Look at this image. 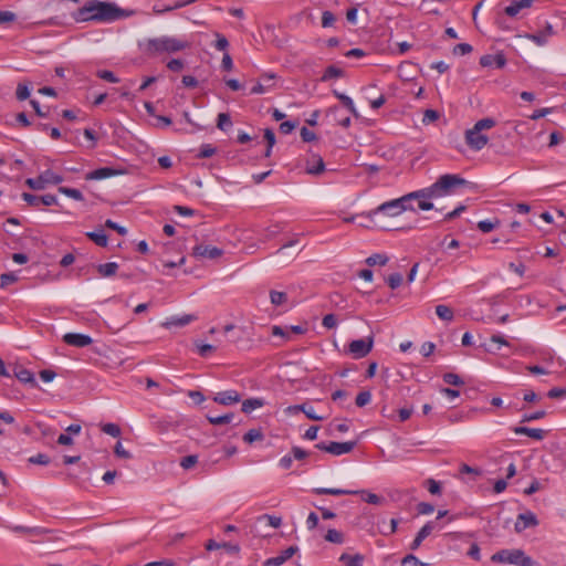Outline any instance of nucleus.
Returning <instances> with one entry per match:
<instances>
[{
	"label": "nucleus",
	"instance_id": "23",
	"mask_svg": "<svg viewBox=\"0 0 566 566\" xmlns=\"http://www.w3.org/2000/svg\"><path fill=\"white\" fill-rule=\"evenodd\" d=\"M554 34L552 24L546 23L544 30L530 35V39L537 45H544L551 35Z\"/></svg>",
	"mask_w": 566,
	"mask_h": 566
},
{
	"label": "nucleus",
	"instance_id": "50",
	"mask_svg": "<svg viewBox=\"0 0 566 566\" xmlns=\"http://www.w3.org/2000/svg\"><path fill=\"white\" fill-rule=\"evenodd\" d=\"M473 50L472 45L469 44V43H460V44H457L452 52L454 55H464V54H469L471 53Z\"/></svg>",
	"mask_w": 566,
	"mask_h": 566
},
{
	"label": "nucleus",
	"instance_id": "19",
	"mask_svg": "<svg viewBox=\"0 0 566 566\" xmlns=\"http://www.w3.org/2000/svg\"><path fill=\"white\" fill-rule=\"evenodd\" d=\"M179 426L177 420H174L171 417H163L154 419L153 427L159 433H166L171 429H175Z\"/></svg>",
	"mask_w": 566,
	"mask_h": 566
},
{
	"label": "nucleus",
	"instance_id": "57",
	"mask_svg": "<svg viewBox=\"0 0 566 566\" xmlns=\"http://www.w3.org/2000/svg\"><path fill=\"white\" fill-rule=\"evenodd\" d=\"M197 462H198V457L191 454V455L184 457L181 459L180 465L184 469L188 470V469H191Z\"/></svg>",
	"mask_w": 566,
	"mask_h": 566
},
{
	"label": "nucleus",
	"instance_id": "26",
	"mask_svg": "<svg viewBox=\"0 0 566 566\" xmlns=\"http://www.w3.org/2000/svg\"><path fill=\"white\" fill-rule=\"evenodd\" d=\"M115 174V171L111 168L104 167L98 168L93 171H90L86 174L85 179L86 180H102L108 177H112Z\"/></svg>",
	"mask_w": 566,
	"mask_h": 566
},
{
	"label": "nucleus",
	"instance_id": "20",
	"mask_svg": "<svg viewBox=\"0 0 566 566\" xmlns=\"http://www.w3.org/2000/svg\"><path fill=\"white\" fill-rule=\"evenodd\" d=\"M197 316L193 314H184L181 316H171L163 325L165 327H182L196 321Z\"/></svg>",
	"mask_w": 566,
	"mask_h": 566
},
{
	"label": "nucleus",
	"instance_id": "38",
	"mask_svg": "<svg viewBox=\"0 0 566 566\" xmlns=\"http://www.w3.org/2000/svg\"><path fill=\"white\" fill-rule=\"evenodd\" d=\"M388 256L385 255V254H381V253H375V254H371L370 256H368L366 259V263L369 265V266H374V265H386L387 262H388Z\"/></svg>",
	"mask_w": 566,
	"mask_h": 566
},
{
	"label": "nucleus",
	"instance_id": "43",
	"mask_svg": "<svg viewBox=\"0 0 566 566\" xmlns=\"http://www.w3.org/2000/svg\"><path fill=\"white\" fill-rule=\"evenodd\" d=\"M101 429L104 433L114 438L119 437L122 433L119 426L116 423H105L101 427Z\"/></svg>",
	"mask_w": 566,
	"mask_h": 566
},
{
	"label": "nucleus",
	"instance_id": "39",
	"mask_svg": "<svg viewBox=\"0 0 566 566\" xmlns=\"http://www.w3.org/2000/svg\"><path fill=\"white\" fill-rule=\"evenodd\" d=\"M233 417H234L233 413H227V415H223V416H211V415H208L207 419H208V421L211 424L218 426V424H224V423L231 422Z\"/></svg>",
	"mask_w": 566,
	"mask_h": 566
},
{
	"label": "nucleus",
	"instance_id": "15",
	"mask_svg": "<svg viewBox=\"0 0 566 566\" xmlns=\"http://www.w3.org/2000/svg\"><path fill=\"white\" fill-rule=\"evenodd\" d=\"M63 342L74 347H85L92 344V338L85 334L67 333L63 336Z\"/></svg>",
	"mask_w": 566,
	"mask_h": 566
},
{
	"label": "nucleus",
	"instance_id": "62",
	"mask_svg": "<svg viewBox=\"0 0 566 566\" xmlns=\"http://www.w3.org/2000/svg\"><path fill=\"white\" fill-rule=\"evenodd\" d=\"M197 348H198V354L201 357H207V356H209L210 353L216 350V347L210 344H200V345L198 344Z\"/></svg>",
	"mask_w": 566,
	"mask_h": 566
},
{
	"label": "nucleus",
	"instance_id": "24",
	"mask_svg": "<svg viewBox=\"0 0 566 566\" xmlns=\"http://www.w3.org/2000/svg\"><path fill=\"white\" fill-rule=\"evenodd\" d=\"M533 1L534 0H518V1H513L510 6H507L505 9H504V12L509 15V17H515L520 13L521 10L523 9H526V8H530L532 4H533Z\"/></svg>",
	"mask_w": 566,
	"mask_h": 566
},
{
	"label": "nucleus",
	"instance_id": "42",
	"mask_svg": "<svg viewBox=\"0 0 566 566\" xmlns=\"http://www.w3.org/2000/svg\"><path fill=\"white\" fill-rule=\"evenodd\" d=\"M231 126H232V122H231L229 114L220 113L218 115L217 127L220 130H227Z\"/></svg>",
	"mask_w": 566,
	"mask_h": 566
},
{
	"label": "nucleus",
	"instance_id": "22",
	"mask_svg": "<svg viewBox=\"0 0 566 566\" xmlns=\"http://www.w3.org/2000/svg\"><path fill=\"white\" fill-rule=\"evenodd\" d=\"M433 531V524L432 522H428L427 524H424L420 531L418 532V534L416 535L415 539L412 541L411 545H410V549L412 551H416L419 548V546L421 545L422 541L424 538H427L431 532Z\"/></svg>",
	"mask_w": 566,
	"mask_h": 566
},
{
	"label": "nucleus",
	"instance_id": "29",
	"mask_svg": "<svg viewBox=\"0 0 566 566\" xmlns=\"http://www.w3.org/2000/svg\"><path fill=\"white\" fill-rule=\"evenodd\" d=\"M118 270V264L116 262H108L104 264H99L97 266V272L103 277H109L116 274Z\"/></svg>",
	"mask_w": 566,
	"mask_h": 566
},
{
	"label": "nucleus",
	"instance_id": "59",
	"mask_svg": "<svg viewBox=\"0 0 566 566\" xmlns=\"http://www.w3.org/2000/svg\"><path fill=\"white\" fill-rule=\"evenodd\" d=\"M322 325L328 329L337 325V318L334 314H327L323 317Z\"/></svg>",
	"mask_w": 566,
	"mask_h": 566
},
{
	"label": "nucleus",
	"instance_id": "4",
	"mask_svg": "<svg viewBox=\"0 0 566 566\" xmlns=\"http://www.w3.org/2000/svg\"><path fill=\"white\" fill-rule=\"evenodd\" d=\"M467 180L458 175H443L430 188L419 190L420 198H432L448 195L451 189L463 186Z\"/></svg>",
	"mask_w": 566,
	"mask_h": 566
},
{
	"label": "nucleus",
	"instance_id": "6",
	"mask_svg": "<svg viewBox=\"0 0 566 566\" xmlns=\"http://www.w3.org/2000/svg\"><path fill=\"white\" fill-rule=\"evenodd\" d=\"M491 560L518 566H534L535 564L522 549H501L492 555Z\"/></svg>",
	"mask_w": 566,
	"mask_h": 566
},
{
	"label": "nucleus",
	"instance_id": "63",
	"mask_svg": "<svg viewBox=\"0 0 566 566\" xmlns=\"http://www.w3.org/2000/svg\"><path fill=\"white\" fill-rule=\"evenodd\" d=\"M31 463L46 465L50 463V458L44 453H39L29 459Z\"/></svg>",
	"mask_w": 566,
	"mask_h": 566
},
{
	"label": "nucleus",
	"instance_id": "3",
	"mask_svg": "<svg viewBox=\"0 0 566 566\" xmlns=\"http://www.w3.org/2000/svg\"><path fill=\"white\" fill-rule=\"evenodd\" d=\"M496 122L491 117H485L478 120L472 128L468 129L464 134L465 144L475 151L484 148L489 142V137L482 132L491 129L495 126Z\"/></svg>",
	"mask_w": 566,
	"mask_h": 566
},
{
	"label": "nucleus",
	"instance_id": "28",
	"mask_svg": "<svg viewBox=\"0 0 566 566\" xmlns=\"http://www.w3.org/2000/svg\"><path fill=\"white\" fill-rule=\"evenodd\" d=\"M339 562L344 563L345 566H363L364 556L361 554H342L339 556Z\"/></svg>",
	"mask_w": 566,
	"mask_h": 566
},
{
	"label": "nucleus",
	"instance_id": "14",
	"mask_svg": "<svg viewBox=\"0 0 566 566\" xmlns=\"http://www.w3.org/2000/svg\"><path fill=\"white\" fill-rule=\"evenodd\" d=\"M480 64L483 67L503 69L506 64V57L502 52L494 55L485 54L480 57Z\"/></svg>",
	"mask_w": 566,
	"mask_h": 566
},
{
	"label": "nucleus",
	"instance_id": "27",
	"mask_svg": "<svg viewBox=\"0 0 566 566\" xmlns=\"http://www.w3.org/2000/svg\"><path fill=\"white\" fill-rule=\"evenodd\" d=\"M14 375L23 384H30L33 387L38 386L33 373L29 369L20 367L14 371Z\"/></svg>",
	"mask_w": 566,
	"mask_h": 566
},
{
	"label": "nucleus",
	"instance_id": "12",
	"mask_svg": "<svg viewBox=\"0 0 566 566\" xmlns=\"http://www.w3.org/2000/svg\"><path fill=\"white\" fill-rule=\"evenodd\" d=\"M22 199L32 207L57 205V198L54 195L35 196L29 192L22 193Z\"/></svg>",
	"mask_w": 566,
	"mask_h": 566
},
{
	"label": "nucleus",
	"instance_id": "13",
	"mask_svg": "<svg viewBox=\"0 0 566 566\" xmlns=\"http://www.w3.org/2000/svg\"><path fill=\"white\" fill-rule=\"evenodd\" d=\"M305 172L313 176H318L325 171V163L322 156L312 154L305 163Z\"/></svg>",
	"mask_w": 566,
	"mask_h": 566
},
{
	"label": "nucleus",
	"instance_id": "18",
	"mask_svg": "<svg viewBox=\"0 0 566 566\" xmlns=\"http://www.w3.org/2000/svg\"><path fill=\"white\" fill-rule=\"evenodd\" d=\"M296 552H297L296 546H290V547L285 548L284 551H282L280 555H277L275 557L268 558L263 563V565L264 566H281L286 560H289Z\"/></svg>",
	"mask_w": 566,
	"mask_h": 566
},
{
	"label": "nucleus",
	"instance_id": "17",
	"mask_svg": "<svg viewBox=\"0 0 566 566\" xmlns=\"http://www.w3.org/2000/svg\"><path fill=\"white\" fill-rule=\"evenodd\" d=\"M213 401L219 405L230 406L241 401V396L237 390H226L218 392L213 397Z\"/></svg>",
	"mask_w": 566,
	"mask_h": 566
},
{
	"label": "nucleus",
	"instance_id": "41",
	"mask_svg": "<svg viewBox=\"0 0 566 566\" xmlns=\"http://www.w3.org/2000/svg\"><path fill=\"white\" fill-rule=\"evenodd\" d=\"M264 139L266 140L268 143V147H266V150L264 153V156L265 157H269L271 155V151H272V147L274 146L275 144V135L273 133L272 129L270 128H266L264 130Z\"/></svg>",
	"mask_w": 566,
	"mask_h": 566
},
{
	"label": "nucleus",
	"instance_id": "34",
	"mask_svg": "<svg viewBox=\"0 0 566 566\" xmlns=\"http://www.w3.org/2000/svg\"><path fill=\"white\" fill-rule=\"evenodd\" d=\"M436 314L440 319L447 322H451L454 316L452 308L442 304L436 306Z\"/></svg>",
	"mask_w": 566,
	"mask_h": 566
},
{
	"label": "nucleus",
	"instance_id": "44",
	"mask_svg": "<svg viewBox=\"0 0 566 566\" xmlns=\"http://www.w3.org/2000/svg\"><path fill=\"white\" fill-rule=\"evenodd\" d=\"M96 76L99 77L101 80H104L109 83H118L119 82V78L112 71H108V70H98L96 72Z\"/></svg>",
	"mask_w": 566,
	"mask_h": 566
},
{
	"label": "nucleus",
	"instance_id": "16",
	"mask_svg": "<svg viewBox=\"0 0 566 566\" xmlns=\"http://www.w3.org/2000/svg\"><path fill=\"white\" fill-rule=\"evenodd\" d=\"M538 524L537 517L532 512L522 513L517 516L516 523H515V531L517 533L523 532L527 527L536 526Z\"/></svg>",
	"mask_w": 566,
	"mask_h": 566
},
{
	"label": "nucleus",
	"instance_id": "52",
	"mask_svg": "<svg viewBox=\"0 0 566 566\" xmlns=\"http://www.w3.org/2000/svg\"><path fill=\"white\" fill-rule=\"evenodd\" d=\"M336 21V18L333 12L324 11L322 14V27L329 28L333 27Z\"/></svg>",
	"mask_w": 566,
	"mask_h": 566
},
{
	"label": "nucleus",
	"instance_id": "45",
	"mask_svg": "<svg viewBox=\"0 0 566 566\" xmlns=\"http://www.w3.org/2000/svg\"><path fill=\"white\" fill-rule=\"evenodd\" d=\"M371 400V394L368 390L360 391L355 400L357 407H365Z\"/></svg>",
	"mask_w": 566,
	"mask_h": 566
},
{
	"label": "nucleus",
	"instance_id": "48",
	"mask_svg": "<svg viewBox=\"0 0 566 566\" xmlns=\"http://www.w3.org/2000/svg\"><path fill=\"white\" fill-rule=\"evenodd\" d=\"M402 275L400 273H392L387 277V283L390 289L395 290L402 283Z\"/></svg>",
	"mask_w": 566,
	"mask_h": 566
},
{
	"label": "nucleus",
	"instance_id": "33",
	"mask_svg": "<svg viewBox=\"0 0 566 566\" xmlns=\"http://www.w3.org/2000/svg\"><path fill=\"white\" fill-rule=\"evenodd\" d=\"M86 237L91 239L98 247H106L108 243L107 235L103 232V230L98 232H87Z\"/></svg>",
	"mask_w": 566,
	"mask_h": 566
},
{
	"label": "nucleus",
	"instance_id": "61",
	"mask_svg": "<svg viewBox=\"0 0 566 566\" xmlns=\"http://www.w3.org/2000/svg\"><path fill=\"white\" fill-rule=\"evenodd\" d=\"M417 511L419 514L427 515V514H431L434 511V506L427 502H420L417 505Z\"/></svg>",
	"mask_w": 566,
	"mask_h": 566
},
{
	"label": "nucleus",
	"instance_id": "36",
	"mask_svg": "<svg viewBox=\"0 0 566 566\" xmlns=\"http://www.w3.org/2000/svg\"><path fill=\"white\" fill-rule=\"evenodd\" d=\"M57 191L66 197H70L72 199L76 200V201L84 200L83 193L78 189L60 186Z\"/></svg>",
	"mask_w": 566,
	"mask_h": 566
},
{
	"label": "nucleus",
	"instance_id": "11",
	"mask_svg": "<svg viewBox=\"0 0 566 566\" xmlns=\"http://www.w3.org/2000/svg\"><path fill=\"white\" fill-rule=\"evenodd\" d=\"M223 254V251L217 247L197 244L192 248V255L197 259H217Z\"/></svg>",
	"mask_w": 566,
	"mask_h": 566
},
{
	"label": "nucleus",
	"instance_id": "64",
	"mask_svg": "<svg viewBox=\"0 0 566 566\" xmlns=\"http://www.w3.org/2000/svg\"><path fill=\"white\" fill-rule=\"evenodd\" d=\"M301 137L305 143H310L316 139V134L313 130H310L306 127L301 128Z\"/></svg>",
	"mask_w": 566,
	"mask_h": 566
},
{
	"label": "nucleus",
	"instance_id": "21",
	"mask_svg": "<svg viewBox=\"0 0 566 566\" xmlns=\"http://www.w3.org/2000/svg\"><path fill=\"white\" fill-rule=\"evenodd\" d=\"M513 432L515 434H524L527 436L534 440L541 441L545 437V431L543 429H535V428H528V427H514Z\"/></svg>",
	"mask_w": 566,
	"mask_h": 566
},
{
	"label": "nucleus",
	"instance_id": "53",
	"mask_svg": "<svg viewBox=\"0 0 566 566\" xmlns=\"http://www.w3.org/2000/svg\"><path fill=\"white\" fill-rule=\"evenodd\" d=\"M15 95L19 101L27 99L30 96L29 86L20 83L17 87Z\"/></svg>",
	"mask_w": 566,
	"mask_h": 566
},
{
	"label": "nucleus",
	"instance_id": "31",
	"mask_svg": "<svg viewBox=\"0 0 566 566\" xmlns=\"http://www.w3.org/2000/svg\"><path fill=\"white\" fill-rule=\"evenodd\" d=\"M264 400L261 399V398H250V399H247L242 402V407H241V410L244 412V413H250L251 411H253L254 409H258V408H261L264 406Z\"/></svg>",
	"mask_w": 566,
	"mask_h": 566
},
{
	"label": "nucleus",
	"instance_id": "9",
	"mask_svg": "<svg viewBox=\"0 0 566 566\" xmlns=\"http://www.w3.org/2000/svg\"><path fill=\"white\" fill-rule=\"evenodd\" d=\"M374 347V337L355 339L348 344V353L356 359L366 357Z\"/></svg>",
	"mask_w": 566,
	"mask_h": 566
},
{
	"label": "nucleus",
	"instance_id": "54",
	"mask_svg": "<svg viewBox=\"0 0 566 566\" xmlns=\"http://www.w3.org/2000/svg\"><path fill=\"white\" fill-rule=\"evenodd\" d=\"M303 412L305 413V416L311 419V420H315V421H321V420H324L325 417L323 416H318L315 411H314V408L313 406H310L307 403H305V407H304V410Z\"/></svg>",
	"mask_w": 566,
	"mask_h": 566
},
{
	"label": "nucleus",
	"instance_id": "51",
	"mask_svg": "<svg viewBox=\"0 0 566 566\" xmlns=\"http://www.w3.org/2000/svg\"><path fill=\"white\" fill-rule=\"evenodd\" d=\"M401 566H426V564L420 562L415 555L409 554L402 558Z\"/></svg>",
	"mask_w": 566,
	"mask_h": 566
},
{
	"label": "nucleus",
	"instance_id": "47",
	"mask_svg": "<svg viewBox=\"0 0 566 566\" xmlns=\"http://www.w3.org/2000/svg\"><path fill=\"white\" fill-rule=\"evenodd\" d=\"M443 381L448 385L452 386H461L463 385V380L460 378L459 375L453 373H447L443 375Z\"/></svg>",
	"mask_w": 566,
	"mask_h": 566
},
{
	"label": "nucleus",
	"instance_id": "10",
	"mask_svg": "<svg viewBox=\"0 0 566 566\" xmlns=\"http://www.w3.org/2000/svg\"><path fill=\"white\" fill-rule=\"evenodd\" d=\"M355 447H356V441H346V442L332 441L329 443L319 442L316 444L317 449L328 452L333 455H342V454L349 453L354 450Z\"/></svg>",
	"mask_w": 566,
	"mask_h": 566
},
{
	"label": "nucleus",
	"instance_id": "46",
	"mask_svg": "<svg viewBox=\"0 0 566 566\" xmlns=\"http://www.w3.org/2000/svg\"><path fill=\"white\" fill-rule=\"evenodd\" d=\"M497 224H499L497 220H495L494 222L491 220H482V221L478 222V229L480 231H482L483 233H489L492 230H494Z\"/></svg>",
	"mask_w": 566,
	"mask_h": 566
},
{
	"label": "nucleus",
	"instance_id": "32",
	"mask_svg": "<svg viewBox=\"0 0 566 566\" xmlns=\"http://www.w3.org/2000/svg\"><path fill=\"white\" fill-rule=\"evenodd\" d=\"M287 294L285 292L271 290L270 291V301L274 306H282L287 303Z\"/></svg>",
	"mask_w": 566,
	"mask_h": 566
},
{
	"label": "nucleus",
	"instance_id": "58",
	"mask_svg": "<svg viewBox=\"0 0 566 566\" xmlns=\"http://www.w3.org/2000/svg\"><path fill=\"white\" fill-rule=\"evenodd\" d=\"M216 36H217V40H216L214 48L218 51H226L229 46V42H228L227 38L220 33H217Z\"/></svg>",
	"mask_w": 566,
	"mask_h": 566
},
{
	"label": "nucleus",
	"instance_id": "30",
	"mask_svg": "<svg viewBox=\"0 0 566 566\" xmlns=\"http://www.w3.org/2000/svg\"><path fill=\"white\" fill-rule=\"evenodd\" d=\"M333 94L342 102V104L355 116L358 117V112L354 105L353 99L338 91L334 90Z\"/></svg>",
	"mask_w": 566,
	"mask_h": 566
},
{
	"label": "nucleus",
	"instance_id": "49",
	"mask_svg": "<svg viewBox=\"0 0 566 566\" xmlns=\"http://www.w3.org/2000/svg\"><path fill=\"white\" fill-rule=\"evenodd\" d=\"M216 154V148L210 144H203L200 147L198 157L199 158H209Z\"/></svg>",
	"mask_w": 566,
	"mask_h": 566
},
{
	"label": "nucleus",
	"instance_id": "40",
	"mask_svg": "<svg viewBox=\"0 0 566 566\" xmlns=\"http://www.w3.org/2000/svg\"><path fill=\"white\" fill-rule=\"evenodd\" d=\"M264 436L260 429H250L244 436L243 441L247 443H253L254 441L263 440Z\"/></svg>",
	"mask_w": 566,
	"mask_h": 566
},
{
	"label": "nucleus",
	"instance_id": "7",
	"mask_svg": "<svg viewBox=\"0 0 566 566\" xmlns=\"http://www.w3.org/2000/svg\"><path fill=\"white\" fill-rule=\"evenodd\" d=\"M313 493L318 495H345V494H363L364 501H366L369 504H381L384 502V499L379 495L370 492L365 491H352V490H344V489H336V488H316L313 490Z\"/></svg>",
	"mask_w": 566,
	"mask_h": 566
},
{
	"label": "nucleus",
	"instance_id": "1",
	"mask_svg": "<svg viewBox=\"0 0 566 566\" xmlns=\"http://www.w3.org/2000/svg\"><path fill=\"white\" fill-rule=\"evenodd\" d=\"M134 14V10L119 8L114 2L88 0L83 7L72 13L76 22L109 23Z\"/></svg>",
	"mask_w": 566,
	"mask_h": 566
},
{
	"label": "nucleus",
	"instance_id": "25",
	"mask_svg": "<svg viewBox=\"0 0 566 566\" xmlns=\"http://www.w3.org/2000/svg\"><path fill=\"white\" fill-rule=\"evenodd\" d=\"M275 78V74L273 73H266L261 76V80L263 82L256 83L251 88V94H264L272 85L269 84L271 81Z\"/></svg>",
	"mask_w": 566,
	"mask_h": 566
},
{
	"label": "nucleus",
	"instance_id": "8",
	"mask_svg": "<svg viewBox=\"0 0 566 566\" xmlns=\"http://www.w3.org/2000/svg\"><path fill=\"white\" fill-rule=\"evenodd\" d=\"M62 181L63 177L61 175H57L54 171L48 169L36 178H28L25 184L33 190H43L49 184L59 185Z\"/></svg>",
	"mask_w": 566,
	"mask_h": 566
},
{
	"label": "nucleus",
	"instance_id": "2",
	"mask_svg": "<svg viewBox=\"0 0 566 566\" xmlns=\"http://www.w3.org/2000/svg\"><path fill=\"white\" fill-rule=\"evenodd\" d=\"M416 198H420L418 191L410 192L406 196H402L401 198L384 202L380 206H378L376 209L365 213L364 216H366L369 219H373L378 213H385L389 217L399 216L408 209L413 210V207L411 206V201H413Z\"/></svg>",
	"mask_w": 566,
	"mask_h": 566
},
{
	"label": "nucleus",
	"instance_id": "35",
	"mask_svg": "<svg viewBox=\"0 0 566 566\" xmlns=\"http://www.w3.org/2000/svg\"><path fill=\"white\" fill-rule=\"evenodd\" d=\"M344 75V71L335 65H329L326 67L324 74L322 75V81L326 82L331 78L342 77Z\"/></svg>",
	"mask_w": 566,
	"mask_h": 566
},
{
	"label": "nucleus",
	"instance_id": "60",
	"mask_svg": "<svg viewBox=\"0 0 566 566\" xmlns=\"http://www.w3.org/2000/svg\"><path fill=\"white\" fill-rule=\"evenodd\" d=\"M439 117V114L437 111H433V109H427L423 114V117H422V123L428 125L434 120H437Z\"/></svg>",
	"mask_w": 566,
	"mask_h": 566
},
{
	"label": "nucleus",
	"instance_id": "56",
	"mask_svg": "<svg viewBox=\"0 0 566 566\" xmlns=\"http://www.w3.org/2000/svg\"><path fill=\"white\" fill-rule=\"evenodd\" d=\"M18 280V276L13 272L3 273L0 276L1 286H8L12 283H14Z\"/></svg>",
	"mask_w": 566,
	"mask_h": 566
},
{
	"label": "nucleus",
	"instance_id": "5",
	"mask_svg": "<svg viewBox=\"0 0 566 566\" xmlns=\"http://www.w3.org/2000/svg\"><path fill=\"white\" fill-rule=\"evenodd\" d=\"M189 46V42L186 40L171 38V36H161L157 39H151L147 43V50L151 53H175L182 51Z\"/></svg>",
	"mask_w": 566,
	"mask_h": 566
},
{
	"label": "nucleus",
	"instance_id": "55",
	"mask_svg": "<svg viewBox=\"0 0 566 566\" xmlns=\"http://www.w3.org/2000/svg\"><path fill=\"white\" fill-rule=\"evenodd\" d=\"M545 416H546V412L544 410H538V411L533 412V413H525L522 417L521 422H530V421H533V420H538V419L544 418Z\"/></svg>",
	"mask_w": 566,
	"mask_h": 566
},
{
	"label": "nucleus",
	"instance_id": "37",
	"mask_svg": "<svg viewBox=\"0 0 566 566\" xmlns=\"http://www.w3.org/2000/svg\"><path fill=\"white\" fill-rule=\"evenodd\" d=\"M325 541L334 544H343L344 543V534L335 528H331L327 531L325 535Z\"/></svg>",
	"mask_w": 566,
	"mask_h": 566
}]
</instances>
